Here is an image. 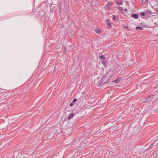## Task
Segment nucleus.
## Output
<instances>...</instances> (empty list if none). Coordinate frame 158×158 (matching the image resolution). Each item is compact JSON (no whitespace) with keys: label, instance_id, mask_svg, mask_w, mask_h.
<instances>
[{"label":"nucleus","instance_id":"nucleus-17","mask_svg":"<svg viewBox=\"0 0 158 158\" xmlns=\"http://www.w3.org/2000/svg\"><path fill=\"white\" fill-rule=\"evenodd\" d=\"M124 27L125 28H128V26H126Z\"/></svg>","mask_w":158,"mask_h":158},{"label":"nucleus","instance_id":"nucleus-12","mask_svg":"<svg viewBox=\"0 0 158 158\" xmlns=\"http://www.w3.org/2000/svg\"><path fill=\"white\" fill-rule=\"evenodd\" d=\"M100 58L102 59L105 60L106 59V58L105 57H104L103 55H101L100 56Z\"/></svg>","mask_w":158,"mask_h":158},{"label":"nucleus","instance_id":"nucleus-7","mask_svg":"<svg viewBox=\"0 0 158 158\" xmlns=\"http://www.w3.org/2000/svg\"><path fill=\"white\" fill-rule=\"evenodd\" d=\"M131 16L135 19H137L138 18V15L137 14H133L131 15Z\"/></svg>","mask_w":158,"mask_h":158},{"label":"nucleus","instance_id":"nucleus-9","mask_svg":"<svg viewBox=\"0 0 158 158\" xmlns=\"http://www.w3.org/2000/svg\"><path fill=\"white\" fill-rule=\"evenodd\" d=\"M148 0H142V4L143 5L144 4H145L147 2V1Z\"/></svg>","mask_w":158,"mask_h":158},{"label":"nucleus","instance_id":"nucleus-3","mask_svg":"<svg viewBox=\"0 0 158 158\" xmlns=\"http://www.w3.org/2000/svg\"><path fill=\"white\" fill-rule=\"evenodd\" d=\"M115 2L117 4L122 5L123 4V2L122 0H116Z\"/></svg>","mask_w":158,"mask_h":158},{"label":"nucleus","instance_id":"nucleus-14","mask_svg":"<svg viewBox=\"0 0 158 158\" xmlns=\"http://www.w3.org/2000/svg\"><path fill=\"white\" fill-rule=\"evenodd\" d=\"M102 63L105 66H106V61H101Z\"/></svg>","mask_w":158,"mask_h":158},{"label":"nucleus","instance_id":"nucleus-11","mask_svg":"<svg viewBox=\"0 0 158 158\" xmlns=\"http://www.w3.org/2000/svg\"><path fill=\"white\" fill-rule=\"evenodd\" d=\"M136 29L137 30H142L143 28L141 27H136Z\"/></svg>","mask_w":158,"mask_h":158},{"label":"nucleus","instance_id":"nucleus-16","mask_svg":"<svg viewBox=\"0 0 158 158\" xmlns=\"http://www.w3.org/2000/svg\"><path fill=\"white\" fill-rule=\"evenodd\" d=\"M116 19V17L115 16V15H113V20H115V19Z\"/></svg>","mask_w":158,"mask_h":158},{"label":"nucleus","instance_id":"nucleus-13","mask_svg":"<svg viewBox=\"0 0 158 158\" xmlns=\"http://www.w3.org/2000/svg\"><path fill=\"white\" fill-rule=\"evenodd\" d=\"M96 32L97 33H99V34H100L101 33V30H98V29H97V30L96 31Z\"/></svg>","mask_w":158,"mask_h":158},{"label":"nucleus","instance_id":"nucleus-1","mask_svg":"<svg viewBox=\"0 0 158 158\" xmlns=\"http://www.w3.org/2000/svg\"><path fill=\"white\" fill-rule=\"evenodd\" d=\"M114 72L110 70L106 74L102 75L101 74L100 76L97 78L94 81L95 84L100 87L106 83L110 78L114 75Z\"/></svg>","mask_w":158,"mask_h":158},{"label":"nucleus","instance_id":"nucleus-10","mask_svg":"<svg viewBox=\"0 0 158 158\" xmlns=\"http://www.w3.org/2000/svg\"><path fill=\"white\" fill-rule=\"evenodd\" d=\"M107 26L110 28H111L112 27L111 23H107Z\"/></svg>","mask_w":158,"mask_h":158},{"label":"nucleus","instance_id":"nucleus-6","mask_svg":"<svg viewBox=\"0 0 158 158\" xmlns=\"http://www.w3.org/2000/svg\"><path fill=\"white\" fill-rule=\"evenodd\" d=\"M122 79L121 77H118L116 80H115V81L116 83H118L121 81Z\"/></svg>","mask_w":158,"mask_h":158},{"label":"nucleus","instance_id":"nucleus-18","mask_svg":"<svg viewBox=\"0 0 158 158\" xmlns=\"http://www.w3.org/2000/svg\"><path fill=\"white\" fill-rule=\"evenodd\" d=\"M127 9H125V11H127Z\"/></svg>","mask_w":158,"mask_h":158},{"label":"nucleus","instance_id":"nucleus-5","mask_svg":"<svg viewBox=\"0 0 158 158\" xmlns=\"http://www.w3.org/2000/svg\"><path fill=\"white\" fill-rule=\"evenodd\" d=\"M77 101V99L76 98L74 99L73 100V102L70 103V106H73Z\"/></svg>","mask_w":158,"mask_h":158},{"label":"nucleus","instance_id":"nucleus-4","mask_svg":"<svg viewBox=\"0 0 158 158\" xmlns=\"http://www.w3.org/2000/svg\"><path fill=\"white\" fill-rule=\"evenodd\" d=\"M75 114H70L68 116L67 118L68 120L70 119L73 118Z\"/></svg>","mask_w":158,"mask_h":158},{"label":"nucleus","instance_id":"nucleus-2","mask_svg":"<svg viewBox=\"0 0 158 158\" xmlns=\"http://www.w3.org/2000/svg\"><path fill=\"white\" fill-rule=\"evenodd\" d=\"M152 98H153V96H152L150 95V96H149V97L148 98H147L146 99V100H145V101H144V102H147L150 101L152 100Z\"/></svg>","mask_w":158,"mask_h":158},{"label":"nucleus","instance_id":"nucleus-15","mask_svg":"<svg viewBox=\"0 0 158 158\" xmlns=\"http://www.w3.org/2000/svg\"><path fill=\"white\" fill-rule=\"evenodd\" d=\"M140 15L142 16H144L145 15V13L144 12H142L141 13H140Z\"/></svg>","mask_w":158,"mask_h":158},{"label":"nucleus","instance_id":"nucleus-8","mask_svg":"<svg viewBox=\"0 0 158 158\" xmlns=\"http://www.w3.org/2000/svg\"><path fill=\"white\" fill-rule=\"evenodd\" d=\"M112 4V3L111 2H108L106 4V6L107 7H109Z\"/></svg>","mask_w":158,"mask_h":158}]
</instances>
